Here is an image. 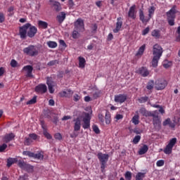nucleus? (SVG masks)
<instances>
[{
  "mask_svg": "<svg viewBox=\"0 0 180 180\" xmlns=\"http://www.w3.org/2000/svg\"><path fill=\"white\" fill-rule=\"evenodd\" d=\"M148 32H150V27H148L142 31L143 36H146V34H148Z\"/></svg>",
  "mask_w": 180,
  "mask_h": 180,
  "instance_id": "obj_60",
  "label": "nucleus"
},
{
  "mask_svg": "<svg viewBox=\"0 0 180 180\" xmlns=\"http://www.w3.org/2000/svg\"><path fill=\"white\" fill-rule=\"evenodd\" d=\"M7 147H8V145H6V143H4L1 146H0V153L5 151Z\"/></svg>",
  "mask_w": 180,
  "mask_h": 180,
  "instance_id": "obj_53",
  "label": "nucleus"
},
{
  "mask_svg": "<svg viewBox=\"0 0 180 180\" xmlns=\"http://www.w3.org/2000/svg\"><path fill=\"white\" fill-rule=\"evenodd\" d=\"M41 127L43 129V134L45 136L46 139L48 140H51L53 139V136L50 133L47 131V128L46 127V125H44V123L41 122Z\"/></svg>",
  "mask_w": 180,
  "mask_h": 180,
  "instance_id": "obj_18",
  "label": "nucleus"
},
{
  "mask_svg": "<svg viewBox=\"0 0 180 180\" xmlns=\"http://www.w3.org/2000/svg\"><path fill=\"white\" fill-rule=\"evenodd\" d=\"M72 36L74 39H78V37H79V31H78V30L75 29Z\"/></svg>",
  "mask_w": 180,
  "mask_h": 180,
  "instance_id": "obj_43",
  "label": "nucleus"
},
{
  "mask_svg": "<svg viewBox=\"0 0 180 180\" xmlns=\"http://www.w3.org/2000/svg\"><path fill=\"white\" fill-rule=\"evenodd\" d=\"M145 50L146 44H143L139 49L138 52L136 54V57H141V56H143V54L144 53Z\"/></svg>",
  "mask_w": 180,
  "mask_h": 180,
  "instance_id": "obj_26",
  "label": "nucleus"
},
{
  "mask_svg": "<svg viewBox=\"0 0 180 180\" xmlns=\"http://www.w3.org/2000/svg\"><path fill=\"white\" fill-rule=\"evenodd\" d=\"M136 74H139L141 77H146L150 75V71L146 67L139 68L138 70H136Z\"/></svg>",
  "mask_w": 180,
  "mask_h": 180,
  "instance_id": "obj_10",
  "label": "nucleus"
},
{
  "mask_svg": "<svg viewBox=\"0 0 180 180\" xmlns=\"http://www.w3.org/2000/svg\"><path fill=\"white\" fill-rule=\"evenodd\" d=\"M73 122H75L74 124V131H79L81 130V120L79 117L74 120Z\"/></svg>",
  "mask_w": 180,
  "mask_h": 180,
  "instance_id": "obj_16",
  "label": "nucleus"
},
{
  "mask_svg": "<svg viewBox=\"0 0 180 180\" xmlns=\"http://www.w3.org/2000/svg\"><path fill=\"white\" fill-rule=\"evenodd\" d=\"M165 162L163 160H160L156 162L157 167H163Z\"/></svg>",
  "mask_w": 180,
  "mask_h": 180,
  "instance_id": "obj_55",
  "label": "nucleus"
},
{
  "mask_svg": "<svg viewBox=\"0 0 180 180\" xmlns=\"http://www.w3.org/2000/svg\"><path fill=\"white\" fill-rule=\"evenodd\" d=\"M29 176H27V174L22 175V176H20V178H19V180H26L27 179Z\"/></svg>",
  "mask_w": 180,
  "mask_h": 180,
  "instance_id": "obj_63",
  "label": "nucleus"
},
{
  "mask_svg": "<svg viewBox=\"0 0 180 180\" xmlns=\"http://www.w3.org/2000/svg\"><path fill=\"white\" fill-rule=\"evenodd\" d=\"M24 54L29 56L30 57H36L39 56V53H40V49L37 47V46L30 45L27 47H25L22 50Z\"/></svg>",
  "mask_w": 180,
  "mask_h": 180,
  "instance_id": "obj_2",
  "label": "nucleus"
},
{
  "mask_svg": "<svg viewBox=\"0 0 180 180\" xmlns=\"http://www.w3.org/2000/svg\"><path fill=\"white\" fill-rule=\"evenodd\" d=\"M46 84L48 85L50 94H54V82H53L51 77L46 78Z\"/></svg>",
  "mask_w": 180,
  "mask_h": 180,
  "instance_id": "obj_13",
  "label": "nucleus"
},
{
  "mask_svg": "<svg viewBox=\"0 0 180 180\" xmlns=\"http://www.w3.org/2000/svg\"><path fill=\"white\" fill-rule=\"evenodd\" d=\"M97 156L101 164V168L103 171L106 167V162L109 160V155L98 153Z\"/></svg>",
  "mask_w": 180,
  "mask_h": 180,
  "instance_id": "obj_4",
  "label": "nucleus"
},
{
  "mask_svg": "<svg viewBox=\"0 0 180 180\" xmlns=\"http://www.w3.org/2000/svg\"><path fill=\"white\" fill-rule=\"evenodd\" d=\"M66 14L65 12H60L59 15H57L56 19L59 23H63L65 20Z\"/></svg>",
  "mask_w": 180,
  "mask_h": 180,
  "instance_id": "obj_23",
  "label": "nucleus"
},
{
  "mask_svg": "<svg viewBox=\"0 0 180 180\" xmlns=\"http://www.w3.org/2000/svg\"><path fill=\"white\" fill-rule=\"evenodd\" d=\"M23 70L27 72V77H32V72H33V67L26 65L23 68Z\"/></svg>",
  "mask_w": 180,
  "mask_h": 180,
  "instance_id": "obj_24",
  "label": "nucleus"
},
{
  "mask_svg": "<svg viewBox=\"0 0 180 180\" xmlns=\"http://www.w3.org/2000/svg\"><path fill=\"white\" fill-rule=\"evenodd\" d=\"M13 139H15V134H7L4 136V143H9V141H12Z\"/></svg>",
  "mask_w": 180,
  "mask_h": 180,
  "instance_id": "obj_22",
  "label": "nucleus"
},
{
  "mask_svg": "<svg viewBox=\"0 0 180 180\" xmlns=\"http://www.w3.org/2000/svg\"><path fill=\"white\" fill-rule=\"evenodd\" d=\"M139 112L143 115L146 116V117H148L150 112H148L146 108H143L139 110Z\"/></svg>",
  "mask_w": 180,
  "mask_h": 180,
  "instance_id": "obj_34",
  "label": "nucleus"
},
{
  "mask_svg": "<svg viewBox=\"0 0 180 180\" xmlns=\"http://www.w3.org/2000/svg\"><path fill=\"white\" fill-rule=\"evenodd\" d=\"M74 94V91L71 89H68L66 91H63L60 93V95L62 98H71Z\"/></svg>",
  "mask_w": 180,
  "mask_h": 180,
  "instance_id": "obj_17",
  "label": "nucleus"
},
{
  "mask_svg": "<svg viewBox=\"0 0 180 180\" xmlns=\"http://www.w3.org/2000/svg\"><path fill=\"white\" fill-rule=\"evenodd\" d=\"M29 137L33 141L37 139V135L35 134H30Z\"/></svg>",
  "mask_w": 180,
  "mask_h": 180,
  "instance_id": "obj_59",
  "label": "nucleus"
},
{
  "mask_svg": "<svg viewBox=\"0 0 180 180\" xmlns=\"http://www.w3.org/2000/svg\"><path fill=\"white\" fill-rule=\"evenodd\" d=\"M33 166L30 165L29 164H27L25 165V167L24 169L25 171H27V172H33Z\"/></svg>",
  "mask_w": 180,
  "mask_h": 180,
  "instance_id": "obj_38",
  "label": "nucleus"
},
{
  "mask_svg": "<svg viewBox=\"0 0 180 180\" xmlns=\"http://www.w3.org/2000/svg\"><path fill=\"white\" fill-rule=\"evenodd\" d=\"M168 85V82H166L164 79H159L155 81V88L157 91H161L165 89V87Z\"/></svg>",
  "mask_w": 180,
  "mask_h": 180,
  "instance_id": "obj_5",
  "label": "nucleus"
},
{
  "mask_svg": "<svg viewBox=\"0 0 180 180\" xmlns=\"http://www.w3.org/2000/svg\"><path fill=\"white\" fill-rule=\"evenodd\" d=\"M148 151V146L147 145H143V147H141L139 151V155H143L146 154Z\"/></svg>",
  "mask_w": 180,
  "mask_h": 180,
  "instance_id": "obj_28",
  "label": "nucleus"
},
{
  "mask_svg": "<svg viewBox=\"0 0 180 180\" xmlns=\"http://www.w3.org/2000/svg\"><path fill=\"white\" fill-rule=\"evenodd\" d=\"M33 143V141L29 137L25 138V140L24 141V143L25 146H30Z\"/></svg>",
  "mask_w": 180,
  "mask_h": 180,
  "instance_id": "obj_46",
  "label": "nucleus"
},
{
  "mask_svg": "<svg viewBox=\"0 0 180 180\" xmlns=\"http://www.w3.org/2000/svg\"><path fill=\"white\" fill-rule=\"evenodd\" d=\"M175 144H176V138L170 139L169 143L164 149L165 154H171L172 153V148H174V146H175Z\"/></svg>",
  "mask_w": 180,
  "mask_h": 180,
  "instance_id": "obj_6",
  "label": "nucleus"
},
{
  "mask_svg": "<svg viewBox=\"0 0 180 180\" xmlns=\"http://www.w3.org/2000/svg\"><path fill=\"white\" fill-rule=\"evenodd\" d=\"M60 46H61L63 49H65L67 47V44H65V41L63 39L59 40Z\"/></svg>",
  "mask_w": 180,
  "mask_h": 180,
  "instance_id": "obj_56",
  "label": "nucleus"
},
{
  "mask_svg": "<svg viewBox=\"0 0 180 180\" xmlns=\"http://www.w3.org/2000/svg\"><path fill=\"white\" fill-rule=\"evenodd\" d=\"M160 57L158 56H153L152 60V67L154 68H156V67H158V61H160Z\"/></svg>",
  "mask_w": 180,
  "mask_h": 180,
  "instance_id": "obj_27",
  "label": "nucleus"
},
{
  "mask_svg": "<svg viewBox=\"0 0 180 180\" xmlns=\"http://www.w3.org/2000/svg\"><path fill=\"white\" fill-rule=\"evenodd\" d=\"M177 12L176 6H174L169 11L166 13L167 16V22L169 26H174L175 25V18Z\"/></svg>",
  "mask_w": 180,
  "mask_h": 180,
  "instance_id": "obj_3",
  "label": "nucleus"
},
{
  "mask_svg": "<svg viewBox=\"0 0 180 180\" xmlns=\"http://www.w3.org/2000/svg\"><path fill=\"white\" fill-rule=\"evenodd\" d=\"M11 67H13V68H15V67H16V65H18V62H16V60H11Z\"/></svg>",
  "mask_w": 180,
  "mask_h": 180,
  "instance_id": "obj_61",
  "label": "nucleus"
},
{
  "mask_svg": "<svg viewBox=\"0 0 180 180\" xmlns=\"http://www.w3.org/2000/svg\"><path fill=\"white\" fill-rule=\"evenodd\" d=\"M128 16L131 19H136V6H132L130 7Z\"/></svg>",
  "mask_w": 180,
  "mask_h": 180,
  "instance_id": "obj_20",
  "label": "nucleus"
},
{
  "mask_svg": "<svg viewBox=\"0 0 180 180\" xmlns=\"http://www.w3.org/2000/svg\"><path fill=\"white\" fill-rule=\"evenodd\" d=\"M105 123L106 124H110V114L108 112H105Z\"/></svg>",
  "mask_w": 180,
  "mask_h": 180,
  "instance_id": "obj_41",
  "label": "nucleus"
},
{
  "mask_svg": "<svg viewBox=\"0 0 180 180\" xmlns=\"http://www.w3.org/2000/svg\"><path fill=\"white\" fill-rule=\"evenodd\" d=\"M171 120V118H167V119H166L164 122H163V123H162V124H163V126H168L169 124V121Z\"/></svg>",
  "mask_w": 180,
  "mask_h": 180,
  "instance_id": "obj_62",
  "label": "nucleus"
},
{
  "mask_svg": "<svg viewBox=\"0 0 180 180\" xmlns=\"http://www.w3.org/2000/svg\"><path fill=\"white\" fill-rule=\"evenodd\" d=\"M56 64H58V60H53L48 63V65L49 66H53L56 65Z\"/></svg>",
  "mask_w": 180,
  "mask_h": 180,
  "instance_id": "obj_54",
  "label": "nucleus"
},
{
  "mask_svg": "<svg viewBox=\"0 0 180 180\" xmlns=\"http://www.w3.org/2000/svg\"><path fill=\"white\" fill-rule=\"evenodd\" d=\"M140 140H141V136L140 135L136 136L133 139L134 144H139Z\"/></svg>",
  "mask_w": 180,
  "mask_h": 180,
  "instance_id": "obj_44",
  "label": "nucleus"
},
{
  "mask_svg": "<svg viewBox=\"0 0 180 180\" xmlns=\"http://www.w3.org/2000/svg\"><path fill=\"white\" fill-rule=\"evenodd\" d=\"M127 99V96H126V94H118L115 96L114 101L117 103H124V102H126Z\"/></svg>",
  "mask_w": 180,
  "mask_h": 180,
  "instance_id": "obj_11",
  "label": "nucleus"
},
{
  "mask_svg": "<svg viewBox=\"0 0 180 180\" xmlns=\"http://www.w3.org/2000/svg\"><path fill=\"white\" fill-rule=\"evenodd\" d=\"M75 30H77L78 32H84V30H85L84 27V20H82V19L79 18L75 22Z\"/></svg>",
  "mask_w": 180,
  "mask_h": 180,
  "instance_id": "obj_9",
  "label": "nucleus"
},
{
  "mask_svg": "<svg viewBox=\"0 0 180 180\" xmlns=\"http://www.w3.org/2000/svg\"><path fill=\"white\" fill-rule=\"evenodd\" d=\"M27 165V163L25 162V161H23V160L18 161V165L20 168H21V169H25Z\"/></svg>",
  "mask_w": 180,
  "mask_h": 180,
  "instance_id": "obj_35",
  "label": "nucleus"
},
{
  "mask_svg": "<svg viewBox=\"0 0 180 180\" xmlns=\"http://www.w3.org/2000/svg\"><path fill=\"white\" fill-rule=\"evenodd\" d=\"M117 20L116 27L113 30L114 33H118L120 32V29H122V26L123 25V21H122V18L120 17L118 18Z\"/></svg>",
  "mask_w": 180,
  "mask_h": 180,
  "instance_id": "obj_15",
  "label": "nucleus"
},
{
  "mask_svg": "<svg viewBox=\"0 0 180 180\" xmlns=\"http://www.w3.org/2000/svg\"><path fill=\"white\" fill-rule=\"evenodd\" d=\"M51 6H52L53 9L54 11H56V12H60V11H61V9H62L61 4L58 1L52 2Z\"/></svg>",
  "mask_w": 180,
  "mask_h": 180,
  "instance_id": "obj_21",
  "label": "nucleus"
},
{
  "mask_svg": "<svg viewBox=\"0 0 180 180\" xmlns=\"http://www.w3.org/2000/svg\"><path fill=\"white\" fill-rule=\"evenodd\" d=\"M153 123L156 130H160V129H161V120H160L159 117H158V118L153 119Z\"/></svg>",
  "mask_w": 180,
  "mask_h": 180,
  "instance_id": "obj_19",
  "label": "nucleus"
},
{
  "mask_svg": "<svg viewBox=\"0 0 180 180\" xmlns=\"http://www.w3.org/2000/svg\"><path fill=\"white\" fill-rule=\"evenodd\" d=\"M14 8H13V6H11L10 8H8V12L9 13H8V16H13V14H14V13H13V11H14Z\"/></svg>",
  "mask_w": 180,
  "mask_h": 180,
  "instance_id": "obj_51",
  "label": "nucleus"
},
{
  "mask_svg": "<svg viewBox=\"0 0 180 180\" xmlns=\"http://www.w3.org/2000/svg\"><path fill=\"white\" fill-rule=\"evenodd\" d=\"M151 34L153 37H155V39H160L161 37V31H160V30H154L152 31Z\"/></svg>",
  "mask_w": 180,
  "mask_h": 180,
  "instance_id": "obj_29",
  "label": "nucleus"
},
{
  "mask_svg": "<svg viewBox=\"0 0 180 180\" xmlns=\"http://www.w3.org/2000/svg\"><path fill=\"white\" fill-rule=\"evenodd\" d=\"M146 178V173L143 172H138L136 175L135 179L136 180H143Z\"/></svg>",
  "mask_w": 180,
  "mask_h": 180,
  "instance_id": "obj_32",
  "label": "nucleus"
},
{
  "mask_svg": "<svg viewBox=\"0 0 180 180\" xmlns=\"http://www.w3.org/2000/svg\"><path fill=\"white\" fill-rule=\"evenodd\" d=\"M78 60L79 68H85V64H86V60H85V58L79 56L78 58Z\"/></svg>",
  "mask_w": 180,
  "mask_h": 180,
  "instance_id": "obj_25",
  "label": "nucleus"
},
{
  "mask_svg": "<svg viewBox=\"0 0 180 180\" xmlns=\"http://www.w3.org/2000/svg\"><path fill=\"white\" fill-rule=\"evenodd\" d=\"M80 99H81V96H79V95L75 94L73 96V100L75 101V102H78V101H79Z\"/></svg>",
  "mask_w": 180,
  "mask_h": 180,
  "instance_id": "obj_58",
  "label": "nucleus"
},
{
  "mask_svg": "<svg viewBox=\"0 0 180 180\" xmlns=\"http://www.w3.org/2000/svg\"><path fill=\"white\" fill-rule=\"evenodd\" d=\"M139 19L142 22V23H148L150 20L151 19L149 16L144 15V13L143 11L140 10L139 11Z\"/></svg>",
  "mask_w": 180,
  "mask_h": 180,
  "instance_id": "obj_14",
  "label": "nucleus"
},
{
  "mask_svg": "<svg viewBox=\"0 0 180 180\" xmlns=\"http://www.w3.org/2000/svg\"><path fill=\"white\" fill-rule=\"evenodd\" d=\"M34 158H36L37 160H43L44 156L41 153H34Z\"/></svg>",
  "mask_w": 180,
  "mask_h": 180,
  "instance_id": "obj_42",
  "label": "nucleus"
},
{
  "mask_svg": "<svg viewBox=\"0 0 180 180\" xmlns=\"http://www.w3.org/2000/svg\"><path fill=\"white\" fill-rule=\"evenodd\" d=\"M93 131H94L96 134H99V133H101V130H99V127H98V126L96 125L93 126Z\"/></svg>",
  "mask_w": 180,
  "mask_h": 180,
  "instance_id": "obj_50",
  "label": "nucleus"
},
{
  "mask_svg": "<svg viewBox=\"0 0 180 180\" xmlns=\"http://www.w3.org/2000/svg\"><path fill=\"white\" fill-rule=\"evenodd\" d=\"M15 162H18V159L17 158H10L7 160V167H11L13 165V164H15Z\"/></svg>",
  "mask_w": 180,
  "mask_h": 180,
  "instance_id": "obj_31",
  "label": "nucleus"
},
{
  "mask_svg": "<svg viewBox=\"0 0 180 180\" xmlns=\"http://www.w3.org/2000/svg\"><path fill=\"white\" fill-rule=\"evenodd\" d=\"M54 137L56 140H61L63 139V136H61V134L60 133L55 134Z\"/></svg>",
  "mask_w": 180,
  "mask_h": 180,
  "instance_id": "obj_57",
  "label": "nucleus"
},
{
  "mask_svg": "<svg viewBox=\"0 0 180 180\" xmlns=\"http://www.w3.org/2000/svg\"><path fill=\"white\" fill-rule=\"evenodd\" d=\"M153 57H160L162 56V47L156 44L153 46Z\"/></svg>",
  "mask_w": 180,
  "mask_h": 180,
  "instance_id": "obj_8",
  "label": "nucleus"
},
{
  "mask_svg": "<svg viewBox=\"0 0 180 180\" xmlns=\"http://www.w3.org/2000/svg\"><path fill=\"white\" fill-rule=\"evenodd\" d=\"M22 154L23 155H27V157H30L31 158H34V153L30 151H23Z\"/></svg>",
  "mask_w": 180,
  "mask_h": 180,
  "instance_id": "obj_39",
  "label": "nucleus"
},
{
  "mask_svg": "<svg viewBox=\"0 0 180 180\" xmlns=\"http://www.w3.org/2000/svg\"><path fill=\"white\" fill-rule=\"evenodd\" d=\"M83 124L82 127L84 129H89L91 127V115L89 113L86 112L84 114V117L83 118Z\"/></svg>",
  "mask_w": 180,
  "mask_h": 180,
  "instance_id": "obj_7",
  "label": "nucleus"
},
{
  "mask_svg": "<svg viewBox=\"0 0 180 180\" xmlns=\"http://www.w3.org/2000/svg\"><path fill=\"white\" fill-rule=\"evenodd\" d=\"M177 33L179 36L176 37V41H180V26L177 28Z\"/></svg>",
  "mask_w": 180,
  "mask_h": 180,
  "instance_id": "obj_64",
  "label": "nucleus"
},
{
  "mask_svg": "<svg viewBox=\"0 0 180 180\" xmlns=\"http://www.w3.org/2000/svg\"><path fill=\"white\" fill-rule=\"evenodd\" d=\"M37 33V28L34 26H32L30 23H27L19 28V35L20 39L26 40V37H34Z\"/></svg>",
  "mask_w": 180,
  "mask_h": 180,
  "instance_id": "obj_1",
  "label": "nucleus"
},
{
  "mask_svg": "<svg viewBox=\"0 0 180 180\" xmlns=\"http://www.w3.org/2000/svg\"><path fill=\"white\" fill-rule=\"evenodd\" d=\"M46 44L49 49H56V47L58 46L57 42L53 41H47Z\"/></svg>",
  "mask_w": 180,
  "mask_h": 180,
  "instance_id": "obj_33",
  "label": "nucleus"
},
{
  "mask_svg": "<svg viewBox=\"0 0 180 180\" xmlns=\"http://www.w3.org/2000/svg\"><path fill=\"white\" fill-rule=\"evenodd\" d=\"M155 11V8L154 7H153V6L149 8V10H148L149 15H148V16L150 18H153V15H153V13H154Z\"/></svg>",
  "mask_w": 180,
  "mask_h": 180,
  "instance_id": "obj_49",
  "label": "nucleus"
},
{
  "mask_svg": "<svg viewBox=\"0 0 180 180\" xmlns=\"http://www.w3.org/2000/svg\"><path fill=\"white\" fill-rule=\"evenodd\" d=\"M154 88V81L153 80H150L148 82V84L146 86V89H148L149 91H151Z\"/></svg>",
  "mask_w": 180,
  "mask_h": 180,
  "instance_id": "obj_36",
  "label": "nucleus"
},
{
  "mask_svg": "<svg viewBox=\"0 0 180 180\" xmlns=\"http://www.w3.org/2000/svg\"><path fill=\"white\" fill-rule=\"evenodd\" d=\"M37 102V96H34L31 100L28 101L27 105H34Z\"/></svg>",
  "mask_w": 180,
  "mask_h": 180,
  "instance_id": "obj_37",
  "label": "nucleus"
},
{
  "mask_svg": "<svg viewBox=\"0 0 180 180\" xmlns=\"http://www.w3.org/2000/svg\"><path fill=\"white\" fill-rule=\"evenodd\" d=\"M148 101V96H143L139 98V103H146V102H147Z\"/></svg>",
  "mask_w": 180,
  "mask_h": 180,
  "instance_id": "obj_45",
  "label": "nucleus"
},
{
  "mask_svg": "<svg viewBox=\"0 0 180 180\" xmlns=\"http://www.w3.org/2000/svg\"><path fill=\"white\" fill-rule=\"evenodd\" d=\"M124 176H125V179L126 180H131V172H126L125 174H124Z\"/></svg>",
  "mask_w": 180,
  "mask_h": 180,
  "instance_id": "obj_47",
  "label": "nucleus"
},
{
  "mask_svg": "<svg viewBox=\"0 0 180 180\" xmlns=\"http://www.w3.org/2000/svg\"><path fill=\"white\" fill-rule=\"evenodd\" d=\"M132 123H134V124H139V115H135L133 117Z\"/></svg>",
  "mask_w": 180,
  "mask_h": 180,
  "instance_id": "obj_48",
  "label": "nucleus"
},
{
  "mask_svg": "<svg viewBox=\"0 0 180 180\" xmlns=\"http://www.w3.org/2000/svg\"><path fill=\"white\" fill-rule=\"evenodd\" d=\"M153 117V119H157L158 117V111L155 110L153 112H149V115Z\"/></svg>",
  "mask_w": 180,
  "mask_h": 180,
  "instance_id": "obj_40",
  "label": "nucleus"
},
{
  "mask_svg": "<svg viewBox=\"0 0 180 180\" xmlns=\"http://www.w3.org/2000/svg\"><path fill=\"white\" fill-rule=\"evenodd\" d=\"M38 26L41 29H47V27H49V24L43 20H39Z\"/></svg>",
  "mask_w": 180,
  "mask_h": 180,
  "instance_id": "obj_30",
  "label": "nucleus"
},
{
  "mask_svg": "<svg viewBox=\"0 0 180 180\" xmlns=\"http://www.w3.org/2000/svg\"><path fill=\"white\" fill-rule=\"evenodd\" d=\"M169 127H171V129H175V126H176V124L175 122V121H169Z\"/></svg>",
  "mask_w": 180,
  "mask_h": 180,
  "instance_id": "obj_52",
  "label": "nucleus"
},
{
  "mask_svg": "<svg viewBox=\"0 0 180 180\" xmlns=\"http://www.w3.org/2000/svg\"><path fill=\"white\" fill-rule=\"evenodd\" d=\"M35 91L39 94H46L47 92V86L44 84H40L35 87Z\"/></svg>",
  "mask_w": 180,
  "mask_h": 180,
  "instance_id": "obj_12",
  "label": "nucleus"
}]
</instances>
